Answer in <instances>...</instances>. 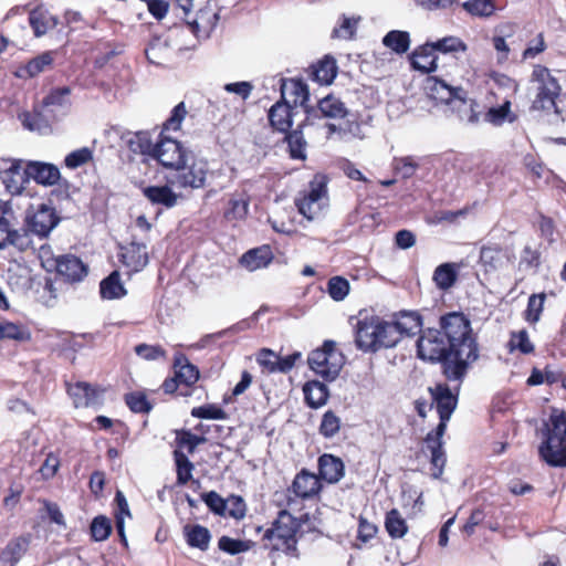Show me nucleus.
Masks as SVG:
<instances>
[{"label":"nucleus","mask_w":566,"mask_h":566,"mask_svg":"<svg viewBox=\"0 0 566 566\" xmlns=\"http://www.w3.org/2000/svg\"><path fill=\"white\" fill-rule=\"evenodd\" d=\"M474 334L470 319L460 312H450L440 317V329L422 331L417 340L418 357L428 361L448 360L450 355L461 359L473 357Z\"/></svg>","instance_id":"f257e3e1"},{"label":"nucleus","mask_w":566,"mask_h":566,"mask_svg":"<svg viewBox=\"0 0 566 566\" xmlns=\"http://www.w3.org/2000/svg\"><path fill=\"white\" fill-rule=\"evenodd\" d=\"M541 439L538 453L551 467H566V413L552 408L546 419L537 428Z\"/></svg>","instance_id":"f03ea898"},{"label":"nucleus","mask_w":566,"mask_h":566,"mask_svg":"<svg viewBox=\"0 0 566 566\" xmlns=\"http://www.w3.org/2000/svg\"><path fill=\"white\" fill-rule=\"evenodd\" d=\"M424 91L430 99L448 105L457 112L461 122H479L478 104L474 99L467 98V92L462 87L451 86L437 76H428L424 81Z\"/></svg>","instance_id":"7ed1b4c3"},{"label":"nucleus","mask_w":566,"mask_h":566,"mask_svg":"<svg viewBox=\"0 0 566 566\" xmlns=\"http://www.w3.org/2000/svg\"><path fill=\"white\" fill-rule=\"evenodd\" d=\"M187 114L184 103H179L171 111L170 117L164 123L158 140L155 143V153L153 159L157 160L164 168L171 172L182 165L191 154L177 139L165 136L168 130H178L181 122Z\"/></svg>","instance_id":"20e7f679"},{"label":"nucleus","mask_w":566,"mask_h":566,"mask_svg":"<svg viewBox=\"0 0 566 566\" xmlns=\"http://www.w3.org/2000/svg\"><path fill=\"white\" fill-rule=\"evenodd\" d=\"M355 344L365 353H376L380 348L394 347V329L387 321L376 315L359 314L354 326Z\"/></svg>","instance_id":"39448f33"},{"label":"nucleus","mask_w":566,"mask_h":566,"mask_svg":"<svg viewBox=\"0 0 566 566\" xmlns=\"http://www.w3.org/2000/svg\"><path fill=\"white\" fill-rule=\"evenodd\" d=\"M221 175V170H209V164L203 158L190 154L182 165H179L167 177L168 184L178 189L197 190L206 187L207 179Z\"/></svg>","instance_id":"423d86ee"},{"label":"nucleus","mask_w":566,"mask_h":566,"mask_svg":"<svg viewBox=\"0 0 566 566\" xmlns=\"http://www.w3.org/2000/svg\"><path fill=\"white\" fill-rule=\"evenodd\" d=\"M532 82L535 84L536 90L532 108L559 114L556 99L560 95L562 87L558 80L552 75L547 67L536 65L532 73Z\"/></svg>","instance_id":"0eeeda50"},{"label":"nucleus","mask_w":566,"mask_h":566,"mask_svg":"<svg viewBox=\"0 0 566 566\" xmlns=\"http://www.w3.org/2000/svg\"><path fill=\"white\" fill-rule=\"evenodd\" d=\"M310 368L325 381H333L345 364L344 355L333 340H325L321 348L313 350L308 358Z\"/></svg>","instance_id":"6e6552de"},{"label":"nucleus","mask_w":566,"mask_h":566,"mask_svg":"<svg viewBox=\"0 0 566 566\" xmlns=\"http://www.w3.org/2000/svg\"><path fill=\"white\" fill-rule=\"evenodd\" d=\"M327 182L324 176L317 175L310 182L308 190L295 203L301 214L308 220L317 218L327 206Z\"/></svg>","instance_id":"1a4fd4ad"},{"label":"nucleus","mask_w":566,"mask_h":566,"mask_svg":"<svg viewBox=\"0 0 566 566\" xmlns=\"http://www.w3.org/2000/svg\"><path fill=\"white\" fill-rule=\"evenodd\" d=\"M301 524L300 522L286 510L279 512L277 517L264 533V538H277L283 541L287 552L296 551L295 534L297 533Z\"/></svg>","instance_id":"9d476101"},{"label":"nucleus","mask_w":566,"mask_h":566,"mask_svg":"<svg viewBox=\"0 0 566 566\" xmlns=\"http://www.w3.org/2000/svg\"><path fill=\"white\" fill-rule=\"evenodd\" d=\"M302 358L300 352H294L291 355L281 357L270 348H261L254 354V359L264 375L275 373L287 374L295 366L296 361Z\"/></svg>","instance_id":"9b49d317"},{"label":"nucleus","mask_w":566,"mask_h":566,"mask_svg":"<svg viewBox=\"0 0 566 566\" xmlns=\"http://www.w3.org/2000/svg\"><path fill=\"white\" fill-rule=\"evenodd\" d=\"M59 222L60 218L54 208L44 203L29 212L25 218V227L39 239H45Z\"/></svg>","instance_id":"f8f14e48"},{"label":"nucleus","mask_w":566,"mask_h":566,"mask_svg":"<svg viewBox=\"0 0 566 566\" xmlns=\"http://www.w3.org/2000/svg\"><path fill=\"white\" fill-rule=\"evenodd\" d=\"M4 167L0 171V179L6 190L10 195H20L24 189V184L29 180L27 165L22 160L10 159L4 161Z\"/></svg>","instance_id":"ddd939ff"},{"label":"nucleus","mask_w":566,"mask_h":566,"mask_svg":"<svg viewBox=\"0 0 566 566\" xmlns=\"http://www.w3.org/2000/svg\"><path fill=\"white\" fill-rule=\"evenodd\" d=\"M448 421L449 420L440 419V422L437 426V428L433 431H430L424 439L426 447L431 454V464L436 470L432 473L434 478H439L442 474L443 467L447 461L446 453L443 450L442 437L447 430Z\"/></svg>","instance_id":"4468645a"},{"label":"nucleus","mask_w":566,"mask_h":566,"mask_svg":"<svg viewBox=\"0 0 566 566\" xmlns=\"http://www.w3.org/2000/svg\"><path fill=\"white\" fill-rule=\"evenodd\" d=\"M119 258L129 273L140 272L149 262L147 245L132 241L128 245L120 248Z\"/></svg>","instance_id":"2eb2a0df"},{"label":"nucleus","mask_w":566,"mask_h":566,"mask_svg":"<svg viewBox=\"0 0 566 566\" xmlns=\"http://www.w3.org/2000/svg\"><path fill=\"white\" fill-rule=\"evenodd\" d=\"M219 21V13L205 8L197 12L195 19L188 20L190 32L199 40L208 39Z\"/></svg>","instance_id":"dca6fc26"},{"label":"nucleus","mask_w":566,"mask_h":566,"mask_svg":"<svg viewBox=\"0 0 566 566\" xmlns=\"http://www.w3.org/2000/svg\"><path fill=\"white\" fill-rule=\"evenodd\" d=\"M387 326L392 327L394 347L400 342L402 336H411L421 329V318L417 313H401L395 321L388 322Z\"/></svg>","instance_id":"f3484780"},{"label":"nucleus","mask_w":566,"mask_h":566,"mask_svg":"<svg viewBox=\"0 0 566 566\" xmlns=\"http://www.w3.org/2000/svg\"><path fill=\"white\" fill-rule=\"evenodd\" d=\"M54 272L71 282H80L87 275V266L73 254L60 255L59 265Z\"/></svg>","instance_id":"a211bd4d"},{"label":"nucleus","mask_w":566,"mask_h":566,"mask_svg":"<svg viewBox=\"0 0 566 566\" xmlns=\"http://www.w3.org/2000/svg\"><path fill=\"white\" fill-rule=\"evenodd\" d=\"M51 109L34 108L33 112H23L19 115L24 128L31 132H38L39 134H46L51 128L52 116L49 114Z\"/></svg>","instance_id":"6ab92c4d"},{"label":"nucleus","mask_w":566,"mask_h":566,"mask_svg":"<svg viewBox=\"0 0 566 566\" xmlns=\"http://www.w3.org/2000/svg\"><path fill=\"white\" fill-rule=\"evenodd\" d=\"M30 543V534L12 538L2 549L0 554V562L4 565L15 566L28 552Z\"/></svg>","instance_id":"aec40b11"},{"label":"nucleus","mask_w":566,"mask_h":566,"mask_svg":"<svg viewBox=\"0 0 566 566\" xmlns=\"http://www.w3.org/2000/svg\"><path fill=\"white\" fill-rule=\"evenodd\" d=\"M27 172L29 174V179H33L44 186L55 185L61 177L56 166L41 161L28 163Z\"/></svg>","instance_id":"412c9836"},{"label":"nucleus","mask_w":566,"mask_h":566,"mask_svg":"<svg viewBox=\"0 0 566 566\" xmlns=\"http://www.w3.org/2000/svg\"><path fill=\"white\" fill-rule=\"evenodd\" d=\"M273 258L270 245L265 244L243 253L240 258V264L248 271L253 272L266 268L273 261Z\"/></svg>","instance_id":"4be33fe9"},{"label":"nucleus","mask_w":566,"mask_h":566,"mask_svg":"<svg viewBox=\"0 0 566 566\" xmlns=\"http://www.w3.org/2000/svg\"><path fill=\"white\" fill-rule=\"evenodd\" d=\"M318 471L324 481L333 484L344 476L345 465L339 458L325 453L318 459Z\"/></svg>","instance_id":"5701e85b"},{"label":"nucleus","mask_w":566,"mask_h":566,"mask_svg":"<svg viewBox=\"0 0 566 566\" xmlns=\"http://www.w3.org/2000/svg\"><path fill=\"white\" fill-rule=\"evenodd\" d=\"M175 379L178 385L191 386L199 379V369L184 354H177L174 359Z\"/></svg>","instance_id":"b1692460"},{"label":"nucleus","mask_w":566,"mask_h":566,"mask_svg":"<svg viewBox=\"0 0 566 566\" xmlns=\"http://www.w3.org/2000/svg\"><path fill=\"white\" fill-rule=\"evenodd\" d=\"M321 483L318 478L305 470L301 471L294 479L292 490L296 496L308 499L318 493Z\"/></svg>","instance_id":"393cba45"},{"label":"nucleus","mask_w":566,"mask_h":566,"mask_svg":"<svg viewBox=\"0 0 566 566\" xmlns=\"http://www.w3.org/2000/svg\"><path fill=\"white\" fill-rule=\"evenodd\" d=\"M432 399L430 401V408L436 406L441 420H450L451 415L458 405V392L459 391H430Z\"/></svg>","instance_id":"a878e982"},{"label":"nucleus","mask_w":566,"mask_h":566,"mask_svg":"<svg viewBox=\"0 0 566 566\" xmlns=\"http://www.w3.org/2000/svg\"><path fill=\"white\" fill-rule=\"evenodd\" d=\"M29 22L33 29L34 35L40 38L44 35L49 30L57 25L59 19L51 14L46 9L38 7L30 11Z\"/></svg>","instance_id":"bb28decb"},{"label":"nucleus","mask_w":566,"mask_h":566,"mask_svg":"<svg viewBox=\"0 0 566 566\" xmlns=\"http://www.w3.org/2000/svg\"><path fill=\"white\" fill-rule=\"evenodd\" d=\"M312 78L322 85L331 84L337 75V65L334 57L326 55L311 66Z\"/></svg>","instance_id":"cd10ccee"},{"label":"nucleus","mask_w":566,"mask_h":566,"mask_svg":"<svg viewBox=\"0 0 566 566\" xmlns=\"http://www.w3.org/2000/svg\"><path fill=\"white\" fill-rule=\"evenodd\" d=\"M143 195L153 203L172 208L177 205L178 196L172 189L165 186H148L143 188Z\"/></svg>","instance_id":"c85d7f7f"},{"label":"nucleus","mask_w":566,"mask_h":566,"mask_svg":"<svg viewBox=\"0 0 566 566\" xmlns=\"http://www.w3.org/2000/svg\"><path fill=\"white\" fill-rule=\"evenodd\" d=\"M269 120L276 130L287 132L292 126L290 105L286 102L275 103L269 111Z\"/></svg>","instance_id":"c756f323"},{"label":"nucleus","mask_w":566,"mask_h":566,"mask_svg":"<svg viewBox=\"0 0 566 566\" xmlns=\"http://www.w3.org/2000/svg\"><path fill=\"white\" fill-rule=\"evenodd\" d=\"M53 62L51 52H44L34 59L30 60L27 64L22 65L17 75L21 78L34 77L42 73Z\"/></svg>","instance_id":"7c9ffc66"},{"label":"nucleus","mask_w":566,"mask_h":566,"mask_svg":"<svg viewBox=\"0 0 566 566\" xmlns=\"http://www.w3.org/2000/svg\"><path fill=\"white\" fill-rule=\"evenodd\" d=\"M99 292L101 296L105 300L120 298L127 293L120 282V276L117 271L112 272L107 277L102 280L99 284Z\"/></svg>","instance_id":"2f4dec72"},{"label":"nucleus","mask_w":566,"mask_h":566,"mask_svg":"<svg viewBox=\"0 0 566 566\" xmlns=\"http://www.w3.org/2000/svg\"><path fill=\"white\" fill-rule=\"evenodd\" d=\"M478 357H479V347H478L476 338H474V355H473V357H469L468 359H465V358L461 359V357H459L458 355H450L448 360L452 361L453 364L446 366L444 373H446L447 378L452 379V380L461 379L465 373L468 365L473 363L474 360H476Z\"/></svg>","instance_id":"473e14b6"},{"label":"nucleus","mask_w":566,"mask_h":566,"mask_svg":"<svg viewBox=\"0 0 566 566\" xmlns=\"http://www.w3.org/2000/svg\"><path fill=\"white\" fill-rule=\"evenodd\" d=\"M189 546L207 551L210 543V532L201 525H187L184 528Z\"/></svg>","instance_id":"72a5a7b5"},{"label":"nucleus","mask_w":566,"mask_h":566,"mask_svg":"<svg viewBox=\"0 0 566 566\" xmlns=\"http://www.w3.org/2000/svg\"><path fill=\"white\" fill-rule=\"evenodd\" d=\"M458 265L455 263L440 264L433 272L436 285L443 291L449 290L457 281Z\"/></svg>","instance_id":"f704fd0d"},{"label":"nucleus","mask_w":566,"mask_h":566,"mask_svg":"<svg viewBox=\"0 0 566 566\" xmlns=\"http://www.w3.org/2000/svg\"><path fill=\"white\" fill-rule=\"evenodd\" d=\"M412 66L426 73H430L437 69L436 55L432 46L426 44L418 49L411 60Z\"/></svg>","instance_id":"c9c22d12"},{"label":"nucleus","mask_w":566,"mask_h":566,"mask_svg":"<svg viewBox=\"0 0 566 566\" xmlns=\"http://www.w3.org/2000/svg\"><path fill=\"white\" fill-rule=\"evenodd\" d=\"M385 528L391 538H401L408 532L407 522L397 509L387 512Z\"/></svg>","instance_id":"e433bc0d"},{"label":"nucleus","mask_w":566,"mask_h":566,"mask_svg":"<svg viewBox=\"0 0 566 566\" xmlns=\"http://www.w3.org/2000/svg\"><path fill=\"white\" fill-rule=\"evenodd\" d=\"M516 115L511 111L510 101H505L502 105L497 107L489 108L484 116L485 122L494 126H501L505 122L513 123L516 120Z\"/></svg>","instance_id":"4c0bfd02"},{"label":"nucleus","mask_w":566,"mask_h":566,"mask_svg":"<svg viewBox=\"0 0 566 566\" xmlns=\"http://www.w3.org/2000/svg\"><path fill=\"white\" fill-rule=\"evenodd\" d=\"M281 92L283 98L287 92H290L294 96L292 102L295 105L305 106L310 98L307 85L301 80H290L289 82L283 81Z\"/></svg>","instance_id":"58836bf2"},{"label":"nucleus","mask_w":566,"mask_h":566,"mask_svg":"<svg viewBox=\"0 0 566 566\" xmlns=\"http://www.w3.org/2000/svg\"><path fill=\"white\" fill-rule=\"evenodd\" d=\"M419 167L420 160L413 156L394 157L391 161V168L394 172L400 176L402 179L411 178Z\"/></svg>","instance_id":"ea45409f"},{"label":"nucleus","mask_w":566,"mask_h":566,"mask_svg":"<svg viewBox=\"0 0 566 566\" xmlns=\"http://www.w3.org/2000/svg\"><path fill=\"white\" fill-rule=\"evenodd\" d=\"M318 108L325 117L331 118H345L348 114L344 103L332 95H328L319 101Z\"/></svg>","instance_id":"a19ab883"},{"label":"nucleus","mask_w":566,"mask_h":566,"mask_svg":"<svg viewBox=\"0 0 566 566\" xmlns=\"http://www.w3.org/2000/svg\"><path fill=\"white\" fill-rule=\"evenodd\" d=\"M128 147L135 154L147 155L150 158L154 157L155 144L147 132L134 134L128 140Z\"/></svg>","instance_id":"79ce46f5"},{"label":"nucleus","mask_w":566,"mask_h":566,"mask_svg":"<svg viewBox=\"0 0 566 566\" xmlns=\"http://www.w3.org/2000/svg\"><path fill=\"white\" fill-rule=\"evenodd\" d=\"M29 329L18 323L2 321L0 322V340L2 339H14V340H28L30 339Z\"/></svg>","instance_id":"37998d69"},{"label":"nucleus","mask_w":566,"mask_h":566,"mask_svg":"<svg viewBox=\"0 0 566 566\" xmlns=\"http://www.w3.org/2000/svg\"><path fill=\"white\" fill-rule=\"evenodd\" d=\"M382 43L396 53H405L408 51L410 45L409 33L398 30L390 31L384 36Z\"/></svg>","instance_id":"c03bdc74"},{"label":"nucleus","mask_w":566,"mask_h":566,"mask_svg":"<svg viewBox=\"0 0 566 566\" xmlns=\"http://www.w3.org/2000/svg\"><path fill=\"white\" fill-rule=\"evenodd\" d=\"M31 231H29L27 227L20 230L13 228L9 240V247H13L19 252H35L36 248L31 239Z\"/></svg>","instance_id":"a18cd8bd"},{"label":"nucleus","mask_w":566,"mask_h":566,"mask_svg":"<svg viewBox=\"0 0 566 566\" xmlns=\"http://www.w3.org/2000/svg\"><path fill=\"white\" fill-rule=\"evenodd\" d=\"M461 7L472 17L489 18L495 11L493 0H467Z\"/></svg>","instance_id":"49530a36"},{"label":"nucleus","mask_w":566,"mask_h":566,"mask_svg":"<svg viewBox=\"0 0 566 566\" xmlns=\"http://www.w3.org/2000/svg\"><path fill=\"white\" fill-rule=\"evenodd\" d=\"M174 457L177 467V483L179 485H185L192 478L193 464L180 450H175Z\"/></svg>","instance_id":"de8ad7c7"},{"label":"nucleus","mask_w":566,"mask_h":566,"mask_svg":"<svg viewBox=\"0 0 566 566\" xmlns=\"http://www.w3.org/2000/svg\"><path fill=\"white\" fill-rule=\"evenodd\" d=\"M71 90L67 86L52 90L49 95L43 98V108L50 107H67L70 105L69 95Z\"/></svg>","instance_id":"09e8293b"},{"label":"nucleus","mask_w":566,"mask_h":566,"mask_svg":"<svg viewBox=\"0 0 566 566\" xmlns=\"http://www.w3.org/2000/svg\"><path fill=\"white\" fill-rule=\"evenodd\" d=\"M125 400L134 412L148 413L153 409V405L147 399L145 391H129L125 396Z\"/></svg>","instance_id":"8fccbe9b"},{"label":"nucleus","mask_w":566,"mask_h":566,"mask_svg":"<svg viewBox=\"0 0 566 566\" xmlns=\"http://www.w3.org/2000/svg\"><path fill=\"white\" fill-rule=\"evenodd\" d=\"M249 212V198L247 196L233 197L229 201L226 212L228 219L242 220Z\"/></svg>","instance_id":"3c124183"},{"label":"nucleus","mask_w":566,"mask_h":566,"mask_svg":"<svg viewBox=\"0 0 566 566\" xmlns=\"http://www.w3.org/2000/svg\"><path fill=\"white\" fill-rule=\"evenodd\" d=\"M327 292L336 301H343L349 293V282L342 276H333L328 280Z\"/></svg>","instance_id":"603ef678"},{"label":"nucleus","mask_w":566,"mask_h":566,"mask_svg":"<svg viewBox=\"0 0 566 566\" xmlns=\"http://www.w3.org/2000/svg\"><path fill=\"white\" fill-rule=\"evenodd\" d=\"M286 140L290 148V155L293 159H305L306 142L303 138V134L300 130H293L286 136Z\"/></svg>","instance_id":"864d4df0"},{"label":"nucleus","mask_w":566,"mask_h":566,"mask_svg":"<svg viewBox=\"0 0 566 566\" xmlns=\"http://www.w3.org/2000/svg\"><path fill=\"white\" fill-rule=\"evenodd\" d=\"M90 528L94 541H105L112 532L111 521L104 515H98L92 521Z\"/></svg>","instance_id":"5fc2aeb1"},{"label":"nucleus","mask_w":566,"mask_h":566,"mask_svg":"<svg viewBox=\"0 0 566 566\" xmlns=\"http://www.w3.org/2000/svg\"><path fill=\"white\" fill-rule=\"evenodd\" d=\"M429 45L432 46L433 52L440 51L442 53L464 52L467 50L465 43L457 36H446Z\"/></svg>","instance_id":"6e6d98bb"},{"label":"nucleus","mask_w":566,"mask_h":566,"mask_svg":"<svg viewBox=\"0 0 566 566\" xmlns=\"http://www.w3.org/2000/svg\"><path fill=\"white\" fill-rule=\"evenodd\" d=\"M17 269H18V274H15L13 272V269L12 268H9L8 270V284L12 287V289H17V290H24V289H28L30 286V271L28 268L25 266H20L19 264L17 265Z\"/></svg>","instance_id":"4d7b16f0"},{"label":"nucleus","mask_w":566,"mask_h":566,"mask_svg":"<svg viewBox=\"0 0 566 566\" xmlns=\"http://www.w3.org/2000/svg\"><path fill=\"white\" fill-rule=\"evenodd\" d=\"M480 261L488 270H494L501 263V250L497 245H484L480 251Z\"/></svg>","instance_id":"13d9d810"},{"label":"nucleus","mask_w":566,"mask_h":566,"mask_svg":"<svg viewBox=\"0 0 566 566\" xmlns=\"http://www.w3.org/2000/svg\"><path fill=\"white\" fill-rule=\"evenodd\" d=\"M92 158H93L92 150L87 147H83V148H80V149H76V150L70 153L65 157L64 163L67 168L75 169V168H78V167L87 164L88 161L92 160Z\"/></svg>","instance_id":"bf43d9fd"},{"label":"nucleus","mask_w":566,"mask_h":566,"mask_svg":"<svg viewBox=\"0 0 566 566\" xmlns=\"http://www.w3.org/2000/svg\"><path fill=\"white\" fill-rule=\"evenodd\" d=\"M544 300H545L544 294H539V295L533 294L530 296L528 302H527V308L525 312V318L527 322L536 323L539 321V317H541V314L543 311V306H544Z\"/></svg>","instance_id":"052dcab7"},{"label":"nucleus","mask_w":566,"mask_h":566,"mask_svg":"<svg viewBox=\"0 0 566 566\" xmlns=\"http://www.w3.org/2000/svg\"><path fill=\"white\" fill-rule=\"evenodd\" d=\"M38 258L42 268L48 272H54L59 265L60 255H55L49 244H41L38 248Z\"/></svg>","instance_id":"680f3d73"},{"label":"nucleus","mask_w":566,"mask_h":566,"mask_svg":"<svg viewBox=\"0 0 566 566\" xmlns=\"http://www.w3.org/2000/svg\"><path fill=\"white\" fill-rule=\"evenodd\" d=\"M191 416L200 419H226L227 417L223 409L213 403L193 408L191 410Z\"/></svg>","instance_id":"e2e57ef3"},{"label":"nucleus","mask_w":566,"mask_h":566,"mask_svg":"<svg viewBox=\"0 0 566 566\" xmlns=\"http://www.w3.org/2000/svg\"><path fill=\"white\" fill-rule=\"evenodd\" d=\"M339 418L336 417L332 411H327L324 413L321 426H319V432L325 438H332L334 437L338 430H339Z\"/></svg>","instance_id":"0e129e2a"},{"label":"nucleus","mask_w":566,"mask_h":566,"mask_svg":"<svg viewBox=\"0 0 566 566\" xmlns=\"http://www.w3.org/2000/svg\"><path fill=\"white\" fill-rule=\"evenodd\" d=\"M203 502L207 506L218 515H226L228 510V502L223 500L217 492L210 491L202 495Z\"/></svg>","instance_id":"69168bd1"},{"label":"nucleus","mask_w":566,"mask_h":566,"mask_svg":"<svg viewBox=\"0 0 566 566\" xmlns=\"http://www.w3.org/2000/svg\"><path fill=\"white\" fill-rule=\"evenodd\" d=\"M218 546L221 551L230 554L237 555L239 553L248 551L249 546L245 542L241 539H234L229 536H222L219 538Z\"/></svg>","instance_id":"338daca9"},{"label":"nucleus","mask_w":566,"mask_h":566,"mask_svg":"<svg viewBox=\"0 0 566 566\" xmlns=\"http://www.w3.org/2000/svg\"><path fill=\"white\" fill-rule=\"evenodd\" d=\"M147 7L149 14L156 20H163L170 8L168 0H140Z\"/></svg>","instance_id":"774afa93"}]
</instances>
